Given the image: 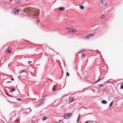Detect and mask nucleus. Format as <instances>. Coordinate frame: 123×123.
<instances>
[{"instance_id": "obj_1", "label": "nucleus", "mask_w": 123, "mask_h": 123, "mask_svg": "<svg viewBox=\"0 0 123 123\" xmlns=\"http://www.w3.org/2000/svg\"><path fill=\"white\" fill-rule=\"evenodd\" d=\"M24 12H26L30 14H31L35 16L36 15H38L39 14V11H37V10H35V12L31 10L30 9H29L27 8H26L24 9Z\"/></svg>"}, {"instance_id": "obj_2", "label": "nucleus", "mask_w": 123, "mask_h": 123, "mask_svg": "<svg viewBox=\"0 0 123 123\" xmlns=\"http://www.w3.org/2000/svg\"><path fill=\"white\" fill-rule=\"evenodd\" d=\"M66 29L68 30L69 33L70 34H73L76 31V30L73 27H67Z\"/></svg>"}, {"instance_id": "obj_3", "label": "nucleus", "mask_w": 123, "mask_h": 123, "mask_svg": "<svg viewBox=\"0 0 123 123\" xmlns=\"http://www.w3.org/2000/svg\"><path fill=\"white\" fill-rule=\"evenodd\" d=\"M11 12L13 15H17L18 14L19 10L18 9H15Z\"/></svg>"}, {"instance_id": "obj_4", "label": "nucleus", "mask_w": 123, "mask_h": 123, "mask_svg": "<svg viewBox=\"0 0 123 123\" xmlns=\"http://www.w3.org/2000/svg\"><path fill=\"white\" fill-rule=\"evenodd\" d=\"M72 115L73 114L72 113H65L64 116V118L66 119H68L71 116H72Z\"/></svg>"}, {"instance_id": "obj_5", "label": "nucleus", "mask_w": 123, "mask_h": 123, "mask_svg": "<svg viewBox=\"0 0 123 123\" xmlns=\"http://www.w3.org/2000/svg\"><path fill=\"white\" fill-rule=\"evenodd\" d=\"M101 1L103 5L105 6H106L107 4V3L105 1V0H101Z\"/></svg>"}, {"instance_id": "obj_6", "label": "nucleus", "mask_w": 123, "mask_h": 123, "mask_svg": "<svg viewBox=\"0 0 123 123\" xmlns=\"http://www.w3.org/2000/svg\"><path fill=\"white\" fill-rule=\"evenodd\" d=\"M90 37L89 35L84 36L83 37V38L84 39H89Z\"/></svg>"}, {"instance_id": "obj_7", "label": "nucleus", "mask_w": 123, "mask_h": 123, "mask_svg": "<svg viewBox=\"0 0 123 123\" xmlns=\"http://www.w3.org/2000/svg\"><path fill=\"white\" fill-rule=\"evenodd\" d=\"M59 9L61 11H63L65 10V8L63 7H60Z\"/></svg>"}, {"instance_id": "obj_8", "label": "nucleus", "mask_w": 123, "mask_h": 123, "mask_svg": "<svg viewBox=\"0 0 123 123\" xmlns=\"http://www.w3.org/2000/svg\"><path fill=\"white\" fill-rule=\"evenodd\" d=\"M82 55L81 56V58L82 60H83L84 58V56H85V55L84 54L82 53Z\"/></svg>"}, {"instance_id": "obj_9", "label": "nucleus", "mask_w": 123, "mask_h": 123, "mask_svg": "<svg viewBox=\"0 0 123 123\" xmlns=\"http://www.w3.org/2000/svg\"><path fill=\"white\" fill-rule=\"evenodd\" d=\"M101 103L102 104H105L107 103V102L105 100H103L101 101Z\"/></svg>"}, {"instance_id": "obj_10", "label": "nucleus", "mask_w": 123, "mask_h": 123, "mask_svg": "<svg viewBox=\"0 0 123 123\" xmlns=\"http://www.w3.org/2000/svg\"><path fill=\"white\" fill-rule=\"evenodd\" d=\"M74 99L73 98H71L69 99V101L70 102H72L73 101H74Z\"/></svg>"}, {"instance_id": "obj_11", "label": "nucleus", "mask_w": 123, "mask_h": 123, "mask_svg": "<svg viewBox=\"0 0 123 123\" xmlns=\"http://www.w3.org/2000/svg\"><path fill=\"white\" fill-rule=\"evenodd\" d=\"M20 0H14V1L15 3H17L19 2Z\"/></svg>"}, {"instance_id": "obj_12", "label": "nucleus", "mask_w": 123, "mask_h": 123, "mask_svg": "<svg viewBox=\"0 0 123 123\" xmlns=\"http://www.w3.org/2000/svg\"><path fill=\"white\" fill-rule=\"evenodd\" d=\"M47 117L46 116H44L43 117V120H46L47 119Z\"/></svg>"}, {"instance_id": "obj_13", "label": "nucleus", "mask_w": 123, "mask_h": 123, "mask_svg": "<svg viewBox=\"0 0 123 123\" xmlns=\"http://www.w3.org/2000/svg\"><path fill=\"white\" fill-rule=\"evenodd\" d=\"M105 18V16L103 15V14H102L101 15V18L103 19L104 18Z\"/></svg>"}, {"instance_id": "obj_14", "label": "nucleus", "mask_w": 123, "mask_h": 123, "mask_svg": "<svg viewBox=\"0 0 123 123\" xmlns=\"http://www.w3.org/2000/svg\"><path fill=\"white\" fill-rule=\"evenodd\" d=\"M94 33H92V34H89V36H90V37H92V36H94Z\"/></svg>"}, {"instance_id": "obj_15", "label": "nucleus", "mask_w": 123, "mask_h": 123, "mask_svg": "<svg viewBox=\"0 0 123 123\" xmlns=\"http://www.w3.org/2000/svg\"><path fill=\"white\" fill-rule=\"evenodd\" d=\"M6 52H8V53H10L11 52V51H10V50H9L8 49H7L6 50Z\"/></svg>"}, {"instance_id": "obj_16", "label": "nucleus", "mask_w": 123, "mask_h": 123, "mask_svg": "<svg viewBox=\"0 0 123 123\" xmlns=\"http://www.w3.org/2000/svg\"><path fill=\"white\" fill-rule=\"evenodd\" d=\"M111 80H107L105 82V83H110L111 82L110 81Z\"/></svg>"}, {"instance_id": "obj_17", "label": "nucleus", "mask_w": 123, "mask_h": 123, "mask_svg": "<svg viewBox=\"0 0 123 123\" xmlns=\"http://www.w3.org/2000/svg\"><path fill=\"white\" fill-rule=\"evenodd\" d=\"M6 95H8V96H10L11 97H14L13 96H12V95H10L9 94H8L7 93H6Z\"/></svg>"}, {"instance_id": "obj_18", "label": "nucleus", "mask_w": 123, "mask_h": 123, "mask_svg": "<svg viewBox=\"0 0 123 123\" xmlns=\"http://www.w3.org/2000/svg\"><path fill=\"white\" fill-rule=\"evenodd\" d=\"M80 8L81 9H83L84 8V6H80Z\"/></svg>"}, {"instance_id": "obj_19", "label": "nucleus", "mask_w": 123, "mask_h": 123, "mask_svg": "<svg viewBox=\"0 0 123 123\" xmlns=\"http://www.w3.org/2000/svg\"><path fill=\"white\" fill-rule=\"evenodd\" d=\"M11 89L12 90H11V91L12 92H13L15 90V89L14 88H12Z\"/></svg>"}, {"instance_id": "obj_20", "label": "nucleus", "mask_w": 123, "mask_h": 123, "mask_svg": "<svg viewBox=\"0 0 123 123\" xmlns=\"http://www.w3.org/2000/svg\"><path fill=\"white\" fill-rule=\"evenodd\" d=\"M19 120V118L18 117L15 120V122H16L17 121H18Z\"/></svg>"}, {"instance_id": "obj_21", "label": "nucleus", "mask_w": 123, "mask_h": 123, "mask_svg": "<svg viewBox=\"0 0 123 123\" xmlns=\"http://www.w3.org/2000/svg\"><path fill=\"white\" fill-rule=\"evenodd\" d=\"M27 111L30 112L31 111V109H27Z\"/></svg>"}, {"instance_id": "obj_22", "label": "nucleus", "mask_w": 123, "mask_h": 123, "mask_svg": "<svg viewBox=\"0 0 123 123\" xmlns=\"http://www.w3.org/2000/svg\"><path fill=\"white\" fill-rule=\"evenodd\" d=\"M101 79H98V80L96 81L93 84H95L96 82H98V81H99V80H100Z\"/></svg>"}, {"instance_id": "obj_23", "label": "nucleus", "mask_w": 123, "mask_h": 123, "mask_svg": "<svg viewBox=\"0 0 123 123\" xmlns=\"http://www.w3.org/2000/svg\"><path fill=\"white\" fill-rule=\"evenodd\" d=\"M113 103V101H112L111 102V103L109 105V107H110L111 105H112Z\"/></svg>"}, {"instance_id": "obj_24", "label": "nucleus", "mask_w": 123, "mask_h": 123, "mask_svg": "<svg viewBox=\"0 0 123 123\" xmlns=\"http://www.w3.org/2000/svg\"><path fill=\"white\" fill-rule=\"evenodd\" d=\"M121 89H122L123 88V84H122L121 86Z\"/></svg>"}, {"instance_id": "obj_25", "label": "nucleus", "mask_w": 123, "mask_h": 123, "mask_svg": "<svg viewBox=\"0 0 123 123\" xmlns=\"http://www.w3.org/2000/svg\"><path fill=\"white\" fill-rule=\"evenodd\" d=\"M23 72H25V73H27L26 71V70H23L22 71H21V73H23Z\"/></svg>"}, {"instance_id": "obj_26", "label": "nucleus", "mask_w": 123, "mask_h": 123, "mask_svg": "<svg viewBox=\"0 0 123 123\" xmlns=\"http://www.w3.org/2000/svg\"><path fill=\"white\" fill-rule=\"evenodd\" d=\"M103 84H100V85H99L98 86L100 87L101 86V87H103Z\"/></svg>"}, {"instance_id": "obj_27", "label": "nucleus", "mask_w": 123, "mask_h": 123, "mask_svg": "<svg viewBox=\"0 0 123 123\" xmlns=\"http://www.w3.org/2000/svg\"><path fill=\"white\" fill-rule=\"evenodd\" d=\"M52 90L53 91H55V88H54V87H53Z\"/></svg>"}, {"instance_id": "obj_28", "label": "nucleus", "mask_w": 123, "mask_h": 123, "mask_svg": "<svg viewBox=\"0 0 123 123\" xmlns=\"http://www.w3.org/2000/svg\"><path fill=\"white\" fill-rule=\"evenodd\" d=\"M80 114H79V116H78V119H79L80 117Z\"/></svg>"}, {"instance_id": "obj_29", "label": "nucleus", "mask_w": 123, "mask_h": 123, "mask_svg": "<svg viewBox=\"0 0 123 123\" xmlns=\"http://www.w3.org/2000/svg\"><path fill=\"white\" fill-rule=\"evenodd\" d=\"M66 74L68 76H69V74L68 72H67V73Z\"/></svg>"}, {"instance_id": "obj_30", "label": "nucleus", "mask_w": 123, "mask_h": 123, "mask_svg": "<svg viewBox=\"0 0 123 123\" xmlns=\"http://www.w3.org/2000/svg\"><path fill=\"white\" fill-rule=\"evenodd\" d=\"M62 61H63V63L64 64V66H65V61L63 60H62Z\"/></svg>"}, {"instance_id": "obj_31", "label": "nucleus", "mask_w": 123, "mask_h": 123, "mask_svg": "<svg viewBox=\"0 0 123 123\" xmlns=\"http://www.w3.org/2000/svg\"><path fill=\"white\" fill-rule=\"evenodd\" d=\"M62 61H63V63L64 64V66H65V61L63 60H62Z\"/></svg>"}, {"instance_id": "obj_32", "label": "nucleus", "mask_w": 123, "mask_h": 123, "mask_svg": "<svg viewBox=\"0 0 123 123\" xmlns=\"http://www.w3.org/2000/svg\"><path fill=\"white\" fill-rule=\"evenodd\" d=\"M31 61H28V63L29 64H30V63H31Z\"/></svg>"}, {"instance_id": "obj_33", "label": "nucleus", "mask_w": 123, "mask_h": 123, "mask_svg": "<svg viewBox=\"0 0 123 123\" xmlns=\"http://www.w3.org/2000/svg\"><path fill=\"white\" fill-rule=\"evenodd\" d=\"M42 103H40V104H39L38 105H39V106L40 105H42Z\"/></svg>"}, {"instance_id": "obj_34", "label": "nucleus", "mask_w": 123, "mask_h": 123, "mask_svg": "<svg viewBox=\"0 0 123 123\" xmlns=\"http://www.w3.org/2000/svg\"><path fill=\"white\" fill-rule=\"evenodd\" d=\"M10 80H14V79L13 78H12L11 79H10Z\"/></svg>"}, {"instance_id": "obj_35", "label": "nucleus", "mask_w": 123, "mask_h": 123, "mask_svg": "<svg viewBox=\"0 0 123 123\" xmlns=\"http://www.w3.org/2000/svg\"><path fill=\"white\" fill-rule=\"evenodd\" d=\"M84 50H82V51H80V52H78V53H80L81 52H82V51H84Z\"/></svg>"}, {"instance_id": "obj_36", "label": "nucleus", "mask_w": 123, "mask_h": 123, "mask_svg": "<svg viewBox=\"0 0 123 123\" xmlns=\"http://www.w3.org/2000/svg\"><path fill=\"white\" fill-rule=\"evenodd\" d=\"M17 99L18 100H21V98H17Z\"/></svg>"}, {"instance_id": "obj_37", "label": "nucleus", "mask_w": 123, "mask_h": 123, "mask_svg": "<svg viewBox=\"0 0 123 123\" xmlns=\"http://www.w3.org/2000/svg\"><path fill=\"white\" fill-rule=\"evenodd\" d=\"M87 121L85 123H88V122L89 121Z\"/></svg>"}, {"instance_id": "obj_38", "label": "nucleus", "mask_w": 123, "mask_h": 123, "mask_svg": "<svg viewBox=\"0 0 123 123\" xmlns=\"http://www.w3.org/2000/svg\"><path fill=\"white\" fill-rule=\"evenodd\" d=\"M11 82V81H8L7 82V83H10Z\"/></svg>"}, {"instance_id": "obj_39", "label": "nucleus", "mask_w": 123, "mask_h": 123, "mask_svg": "<svg viewBox=\"0 0 123 123\" xmlns=\"http://www.w3.org/2000/svg\"><path fill=\"white\" fill-rule=\"evenodd\" d=\"M59 122H63L62 121V120H59Z\"/></svg>"}, {"instance_id": "obj_40", "label": "nucleus", "mask_w": 123, "mask_h": 123, "mask_svg": "<svg viewBox=\"0 0 123 123\" xmlns=\"http://www.w3.org/2000/svg\"><path fill=\"white\" fill-rule=\"evenodd\" d=\"M79 120V119H78V118L77 119V122H78V121Z\"/></svg>"}, {"instance_id": "obj_41", "label": "nucleus", "mask_w": 123, "mask_h": 123, "mask_svg": "<svg viewBox=\"0 0 123 123\" xmlns=\"http://www.w3.org/2000/svg\"><path fill=\"white\" fill-rule=\"evenodd\" d=\"M55 86H56V85H54L53 87H54V88H55Z\"/></svg>"}, {"instance_id": "obj_42", "label": "nucleus", "mask_w": 123, "mask_h": 123, "mask_svg": "<svg viewBox=\"0 0 123 123\" xmlns=\"http://www.w3.org/2000/svg\"><path fill=\"white\" fill-rule=\"evenodd\" d=\"M45 97V96H43V97H42V98H41V99H42V98H43L44 97Z\"/></svg>"}, {"instance_id": "obj_43", "label": "nucleus", "mask_w": 123, "mask_h": 123, "mask_svg": "<svg viewBox=\"0 0 123 123\" xmlns=\"http://www.w3.org/2000/svg\"><path fill=\"white\" fill-rule=\"evenodd\" d=\"M26 114H27V112H26Z\"/></svg>"}, {"instance_id": "obj_44", "label": "nucleus", "mask_w": 123, "mask_h": 123, "mask_svg": "<svg viewBox=\"0 0 123 123\" xmlns=\"http://www.w3.org/2000/svg\"><path fill=\"white\" fill-rule=\"evenodd\" d=\"M37 21H39V20H38V19H37Z\"/></svg>"}, {"instance_id": "obj_45", "label": "nucleus", "mask_w": 123, "mask_h": 123, "mask_svg": "<svg viewBox=\"0 0 123 123\" xmlns=\"http://www.w3.org/2000/svg\"><path fill=\"white\" fill-rule=\"evenodd\" d=\"M92 90V91H93V90Z\"/></svg>"}, {"instance_id": "obj_46", "label": "nucleus", "mask_w": 123, "mask_h": 123, "mask_svg": "<svg viewBox=\"0 0 123 123\" xmlns=\"http://www.w3.org/2000/svg\"><path fill=\"white\" fill-rule=\"evenodd\" d=\"M80 123H81V122H80Z\"/></svg>"}]
</instances>
